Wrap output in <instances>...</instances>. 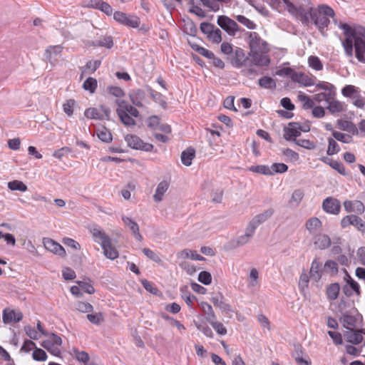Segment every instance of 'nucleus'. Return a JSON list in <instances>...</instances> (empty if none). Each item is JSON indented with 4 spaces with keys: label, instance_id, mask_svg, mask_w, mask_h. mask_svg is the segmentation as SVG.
Here are the masks:
<instances>
[{
    "label": "nucleus",
    "instance_id": "ea45409f",
    "mask_svg": "<svg viewBox=\"0 0 365 365\" xmlns=\"http://www.w3.org/2000/svg\"><path fill=\"white\" fill-rule=\"evenodd\" d=\"M41 345L44 349H46L48 351L54 356H58L61 354V351L58 346L53 344V343L52 344L49 341H43Z\"/></svg>",
    "mask_w": 365,
    "mask_h": 365
},
{
    "label": "nucleus",
    "instance_id": "4468645a",
    "mask_svg": "<svg viewBox=\"0 0 365 365\" xmlns=\"http://www.w3.org/2000/svg\"><path fill=\"white\" fill-rule=\"evenodd\" d=\"M265 51H250L249 56L252 57V61L257 66H267L270 63V59L268 56L264 54Z\"/></svg>",
    "mask_w": 365,
    "mask_h": 365
},
{
    "label": "nucleus",
    "instance_id": "bf43d9fd",
    "mask_svg": "<svg viewBox=\"0 0 365 365\" xmlns=\"http://www.w3.org/2000/svg\"><path fill=\"white\" fill-rule=\"evenodd\" d=\"M74 356L75 358L81 363H83L85 365L89 361V355L87 352L84 351H78L77 349H74Z\"/></svg>",
    "mask_w": 365,
    "mask_h": 365
},
{
    "label": "nucleus",
    "instance_id": "49530a36",
    "mask_svg": "<svg viewBox=\"0 0 365 365\" xmlns=\"http://www.w3.org/2000/svg\"><path fill=\"white\" fill-rule=\"evenodd\" d=\"M328 149L327 153L328 155H333L339 152L340 148L338 143L331 138L328 139Z\"/></svg>",
    "mask_w": 365,
    "mask_h": 365
},
{
    "label": "nucleus",
    "instance_id": "7ed1b4c3",
    "mask_svg": "<svg viewBox=\"0 0 365 365\" xmlns=\"http://www.w3.org/2000/svg\"><path fill=\"white\" fill-rule=\"evenodd\" d=\"M125 140L128 145L134 150H140L145 152H151L153 145L148 143H145L140 137L136 135L128 134L125 136Z\"/></svg>",
    "mask_w": 365,
    "mask_h": 365
},
{
    "label": "nucleus",
    "instance_id": "8fccbe9b",
    "mask_svg": "<svg viewBox=\"0 0 365 365\" xmlns=\"http://www.w3.org/2000/svg\"><path fill=\"white\" fill-rule=\"evenodd\" d=\"M209 323L218 334L225 335L227 334V329L221 322H217V319H212Z\"/></svg>",
    "mask_w": 365,
    "mask_h": 365
},
{
    "label": "nucleus",
    "instance_id": "de8ad7c7",
    "mask_svg": "<svg viewBox=\"0 0 365 365\" xmlns=\"http://www.w3.org/2000/svg\"><path fill=\"white\" fill-rule=\"evenodd\" d=\"M84 115L90 119L103 120L104 118V116L101 115L96 108H89L86 109Z\"/></svg>",
    "mask_w": 365,
    "mask_h": 365
},
{
    "label": "nucleus",
    "instance_id": "69168bd1",
    "mask_svg": "<svg viewBox=\"0 0 365 365\" xmlns=\"http://www.w3.org/2000/svg\"><path fill=\"white\" fill-rule=\"evenodd\" d=\"M15 311L9 309H5L3 311V322L4 324H9L11 322H14Z\"/></svg>",
    "mask_w": 365,
    "mask_h": 365
},
{
    "label": "nucleus",
    "instance_id": "774afa93",
    "mask_svg": "<svg viewBox=\"0 0 365 365\" xmlns=\"http://www.w3.org/2000/svg\"><path fill=\"white\" fill-rule=\"evenodd\" d=\"M87 319L93 324L98 325L103 321V314L101 312L95 314H88Z\"/></svg>",
    "mask_w": 365,
    "mask_h": 365
},
{
    "label": "nucleus",
    "instance_id": "c9c22d12",
    "mask_svg": "<svg viewBox=\"0 0 365 365\" xmlns=\"http://www.w3.org/2000/svg\"><path fill=\"white\" fill-rule=\"evenodd\" d=\"M340 287L338 283L331 284L327 289V295L329 299H336L339 293Z\"/></svg>",
    "mask_w": 365,
    "mask_h": 365
},
{
    "label": "nucleus",
    "instance_id": "f03ea898",
    "mask_svg": "<svg viewBox=\"0 0 365 365\" xmlns=\"http://www.w3.org/2000/svg\"><path fill=\"white\" fill-rule=\"evenodd\" d=\"M362 321V315L359 313L357 309L354 307L351 310L341 314L339 318L340 323L343 325L346 331L356 329L357 322Z\"/></svg>",
    "mask_w": 365,
    "mask_h": 365
},
{
    "label": "nucleus",
    "instance_id": "4be33fe9",
    "mask_svg": "<svg viewBox=\"0 0 365 365\" xmlns=\"http://www.w3.org/2000/svg\"><path fill=\"white\" fill-rule=\"evenodd\" d=\"M331 239L326 234H319L314 237V244L316 247L320 250H325L330 247Z\"/></svg>",
    "mask_w": 365,
    "mask_h": 365
},
{
    "label": "nucleus",
    "instance_id": "13d9d810",
    "mask_svg": "<svg viewBox=\"0 0 365 365\" xmlns=\"http://www.w3.org/2000/svg\"><path fill=\"white\" fill-rule=\"evenodd\" d=\"M198 281L205 285H209L212 282V275L209 272L202 271L198 274Z\"/></svg>",
    "mask_w": 365,
    "mask_h": 365
},
{
    "label": "nucleus",
    "instance_id": "c756f323",
    "mask_svg": "<svg viewBox=\"0 0 365 365\" xmlns=\"http://www.w3.org/2000/svg\"><path fill=\"white\" fill-rule=\"evenodd\" d=\"M63 51V47L60 45L57 46H48L44 53V57L46 60H48L50 63H53V55L56 56Z\"/></svg>",
    "mask_w": 365,
    "mask_h": 365
},
{
    "label": "nucleus",
    "instance_id": "5701e85b",
    "mask_svg": "<svg viewBox=\"0 0 365 365\" xmlns=\"http://www.w3.org/2000/svg\"><path fill=\"white\" fill-rule=\"evenodd\" d=\"M91 232L95 242L99 243L101 246H105V244L110 240V238L106 234V232L99 227H93L91 230Z\"/></svg>",
    "mask_w": 365,
    "mask_h": 365
},
{
    "label": "nucleus",
    "instance_id": "b1692460",
    "mask_svg": "<svg viewBox=\"0 0 365 365\" xmlns=\"http://www.w3.org/2000/svg\"><path fill=\"white\" fill-rule=\"evenodd\" d=\"M343 292L347 297L353 295V292H355L356 295H360V287L359 284L354 279H350L348 281V284H346L343 287Z\"/></svg>",
    "mask_w": 365,
    "mask_h": 365
},
{
    "label": "nucleus",
    "instance_id": "4c0bfd02",
    "mask_svg": "<svg viewBox=\"0 0 365 365\" xmlns=\"http://www.w3.org/2000/svg\"><path fill=\"white\" fill-rule=\"evenodd\" d=\"M249 170L253 173H260L264 175H272L273 172L267 165H252L249 168Z\"/></svg>",
    "mask_w": 365,
    "mask_h": 365
},
{
    "label": "nucleus",
    "instance_id": "58836bf2",
    "mask_svg": "<svg viewBox=\"0 0 365 365\" xmlns=\"http://www.w3.org/2000/svg\"><path fill=\"white\" fill-rule=\"evenodd\" d=\"M98 86L97 80L92 77L87 78L83 83V88L88 91L91 93H94Z\"/></svg>",
    "mask_w": 365,
    "mask_h": 365
},
{
    "label": "nucleus",
    "instance_id": "a211bd4d",
    "mask_svg": "<svg viewBox=\"0 0 365 365\" xmlns=\"http://www.w3.org/2000/svg\"><path fill=\"white\" fill-rule=\"evenodd\" d=\"M145 92L140 88L133 89L129 93V98L133 105L137 107H143V101L145 98Z\"/></svg>",
    "mask_w": 365,
    "mask_h": 365
},
{
    "label": "nucleus",
    "instance_id": "864d4df0",
    "mask_svg": "<svg viewBox=\"0 0 365 365\" xmlns=\"http://www.w3.org/2000/svg\"><path fill=\"white\" fill-rule=\"evenodd\" d=\"M353 41L354 39L346 38L342 41V46L344 48L345 53L349 57H351L353 56Z\"/></svg>",
    "mask_w": 365,
    "mask_h": 365
},
{
    "label": "nucleus",
    "instance_id": "9d476101",
    "mask_svg": "<svg viewBox=\"0 0 365 365\" xmlns=\"http://www.w3.org/2000/svg\"><path fill=\"white\" fill-rule=\"evenodd\" d=\"M341 207V202L336 198L327 197L323 200L322 209L328 214L338 215L340 212Z\"/></svg>",
    "mask_w": 365,
    "mask_h": 365
},
{
    "label": "nucleus",
    "instance_id": "9b49d317",
    "mask_svg": "<svg viewBox=\"0 0 365 365\" xmlns=\"http://www.w3.org/2000/svg\"><path fill=\"white\" fill-rule=\"evenodd\" d=\"M210 301L223 312L228 314L232 312L231 305L225 302V298L221 292L212 293Z\"/></svg>",
    "mask_w": 365,
    "mask_h": 365
},
{
    "label": "nucleus",
    "instance_id": "09e8293b",
    "mask_svg": "<svg viewBox=\"0 0 365 365\" xmlns=\"http://www.w3.org/2000/svg\"><path fill=\"white\" fill-rule=\"evenodd\" d=\"M334 96L335 91H329V93H320L315 95L314 99L318 102L325 101L327 103H329L331 100L334 98Z\"/></svg>",
    "mask_w": 365,
    "mask_h": 365
},
{
    "label": "nucleus",
    "instance_id": "3c124183",
    "mask_svg": "<svg viewBox=\"0 0 365 365\" xmlns=\"http://www.w3.org/2000/svg\"><path fill=\"white\" fill-rule=\"evenodd\" d=\"M327 109L331 113H339L343 110V106L341 102L333 99L329 101Z\"/></svg>",
    "mask_w": 365,
    "mask_h": 365
},
{
    "label": "nucleus",
    "instance_id": "79ce46f5",
    "mask_svg": "<svg viewBox=\"0 0 365 365\" xmlns=\"http://www.w3.org/2000/svg\"><path fill=\"white\" fill-rule=\"evenodd\" d=\"M322 225V223L321 220L315 217L309 219L306 222V228L309 231V232H312V231L317 228L321 227Z\"/></svg>",
    "mask_w": 365,
    "mask_h": 365
},
{
    "label": "nucleus",
    "instance_id": "e433bc0d",
    "mask_svg": "<svg viewBox=\"0 0 365 365\" xmlns=\"http://www.w3.org/2000/svg\"><path fill=\"white\" fill-rule=\"evenodd\" d=\"M324 273H329L331 275H335L338 273V264L334 261L327 260L323 267Z\"/></svg>",
    "mask_w": 365,
    "mask_h": 365
},
{
    "label": "nucleus",
    "instance_id": "72a5a7b5",
    "mask_svg": "<svg viewBox=\"0 0 365 365\" xmlns=\"http://www.w3.org/2000/svg\"><path fill=\"white\" fill-rule=\"evenodd\" d=\"M202 312L206 314V319L209 322L212 319H217V317L213 311L212 306L207 302H202L200 304Z\"/></svg>",
    "mask_w": 365,
    "mask_h": 365
},
{
    "label": "nucleus",
    "instance_id": "412c9836",
    "mask_svg": "<svg viewBox=\"0 0 365 365\" xmlns=\"http://www.w3.org/2000/svg\"><path fill=\"white\" fill-rule=\"evenodd\" d=\"M297 13L299 16L301 21L303 24L308 26L310 21L312 20V15L313 13H316L317 10H315L313 7H309L308 9H305L304 8L299 6L296 9Z\"/></svg>",
    "mask_w": 365,
    "mask_h": 365
},
{
    "label": "nucleus",
    "instance_id": "dca6fc26",
    "mask_svg": "<svg viewBox=\"0 0 365 365\" xmlns=\"http://www.w3.org/2000/svg\"><path fill=\"white\" fill-rule=\"evenodd\" d=\"M323 274L324 270L322 263L317 258L314 259L312 262L309 271L310 277L317 282L321 279Z\"/></svg>",
    "mask_w": 365,
    "mask_h": 365
},
{
    "label": "nucleus",
    "instance_id": "39448f33",
    "mask_svg": "<svg viewBox=\"0 0 365 365\" xmlns=\"http://www.w3.org/2000/svg\"><path fill=\"white\" fill-rule=\"evenodd\" d=\"M340 225L344 229L352 225L358 231L365 234V222L358 215L352 214L346 215L341 220Z\"/></svg>",
    "mask_w": 365,
    "mask_h": 365
},
{
    "label": "nucleus",
    "instance_id": "cd10ccee",
    "mask_svg": "<svg viewBox=\"0 0 365 365\" xmlns=\"http://www.w3.org/2000/svg\"><path fill=\"white\" fill-rule=\"evenodd\" d=\"M195 156V150L193 148L189 147L181 153V161L185 166H190L192 160Z\"/></svg>",
    "mask_w": 365,
    "mask_h": 365
},
{
    "label": "nucleus",
    "instance_id": "0eeeda50",
    "mask_svg": "<svg viewBox=\"0 0 365 365\" xmlns=\"http://www.w3.org/2000/svg\"><path fill=\"white\" fill-rule=\"evenodd\" d=\"M217 23L230 36H235L237 31H240V26L236 21L227 16H219Z\"/></svg>",
    "mask_w": 365,
    "mask_h": 365
},
{
    "label": "nucleus",
    "instance_id": "a18cd8bd",
    "mask_svg": "<svg viewBox=\"0 0 365 365\" xmlns=\"http://www.w3.org/2000/svg\"><path fill=\"white\" fill-rule=\"evenodd\" d=\"M235 19L238 22L243 24L249 29L253 30L257 28V25L252 21L250 20L243 15H237L235 16Z\"/></svg>",
    "mask_w": 365,
    "mask_h": 365
},
{
    "label": "nucleus",
    "instance_id": "2eb2a0df",
    "mask_svg": "<svg viewBox=\"0 0 365 365\" xmlns=\"http://www.w3.org/2000/svg\"><path fill=\"white\" fill-rule=\"evenodd\" d=\"M319 160L324 163L329 165L332 169L337 171L340 175L347 176L349 173L346 170L344 165L339 161L334 160L327 156H322Z\"/></svg>",
    "mask_w": 365,
    "mask_h": 365
},
{
    "label": "nucleus",
    "instance_id": "f704fd0d",
    "mask_svg": "<svg viewBox=\"0 0 365 365\" xmlns=\"http://www.w3.org/2000/svg\"><path fill=\"white\" fill-rule=\"evenodd\" d=\"M260 87L267 89H274L276 88L275 81L269 76H263L258 81Z\"/></svg>",
    "mask_w": 365,
    "mask_h": 365
},
{
    "label": "nucleus",
    "instance_id": "f3484780",
    "mask_svg": "<svg viewBox=\"0 0 365 365\" xmlns=\"http://www.w3.org/2000/svg\"><path fill=\"white\" fill-rule=\"evenodd\" d=\"M122 220L125 225L130 230L134 237L137 240L141 242L143 240V236L139 232V226L137 222L133 220L130 217L126 216H122Z\"/></svg>",
    "mask_w": 365,
    "mask_h": 365
},
{
    "label": "nucleus",
    "instance_id": "a19ab883",
    "mask_svg": "<svg viewBox=\"0 0 365 365\" xmlns=\"http://www.w3.org/2000/svg\"><path fill=\"white\" fill-rule=\"evenodd\" d=\"M8 187L11 190H19L21 192H25L28 189L26 185H25L22 181L16 180L9 182Z\"/></svg>",
    "mask_w": 365,
    "mask_h": 365
},
{
    "label": "nucleus",
    "instance_id": "f257e3e1",
    "mask_svg": "<svg viewBox=\"0 0 365 365\" xmlns=\"http://www.w3.org/2000/svg\"><path fill=\"white\" fill-rule=\"evenodd\" d=\"M339 27L344 31L346 38L354 39L356 58L359 61L365 63V41L359 35L362 26L351 27L346 23H340Z\"/></svg>",
    "mask_w": 365,
    "mask_h": 365
},
{
    "label": "nucleus",
    "instance_id": "aec40b11",
    "mask_svg": "<svg viewBox=\"0 0 365 365\" xmlns=\"http://www.w3.org/2000/svg\"><path fill=\"white\" fill-rule=\"evenodd\" d=\"M293 356L295 359V361L297 364L301 365H310L311 360L309 357L304 354L302 351V347L300 345L294 346V353L293 354Z\"/></svg>",
    "mask_w": 365,
    "mask_h": 365
},
{
    "label": "nucleus",
    "instance_id": "473e14b6",
    "mask_svg": "<svg viewBox=\"0 0 365 365\" xmlns=\"http://www.w3.org/2000/svg\"><path fill=\"white\" fill-rule=\"evenodd\" d=\"M96 134L98 138L104 143H108L113 140L110 131L105 126H102L101 129H98Z\"/></svg>",
    "mask_w": 365,
    "mask_h": 365
},
{
    "label": "nucleus",
    "instance_id": "6e6d98bb",
    "mask_svg": "<svg viewBox=\"0 0 365 365\" xmlns=\"http://www.w3.org/2000/svg\"><path fill=\"white\" fill-rule=\"evenodd\" d=\"M321 15L327 17H334L335 15L334 11L330 6L322 4L319 6V11H317Z\"/></svg>",
    "mask_w": 365,
    "mask_h": 365
},
{
    "label": "nucleus",
    "instance_id": "4d7b16f0",
    "mask_svg": "<svg viewBox=\"0 0 365 365\" xmlns=\"http://www.w3.org/2000/svg\"><path fill=\"white\" fill-rule=\"evenodd\" d=\"M76 309L83 313H89L93 311V306L88 302H78L76 304Z\"/></svg>",
    "mask_w": 365,
    "mask_h": 365
},
{
    "label": "nucleus",
    "instance_id": "5fc2aeb1",
    "mask_svg": "<svg viewBox=\"0 0 365 365\" xmlns=\"http://www.w3.org/2000/svg\"><path fill=\"white\" fill-rule=\"evenodd\" d=\"M90 282H91L89 279ZM76 283L81 287V289L87 294H92L95 292V289L91 282L85 281H77Z\"/></svg>",
    "mask_w": 365,
    "mask_h": 365
},
{
    "label": "nucleus",
    "instance_id": "a878e982",
    "mask_svg": "<svg viewBox=\"0 0 365 365\" xmlns=\"http://www.w3.org/2000/svg\"><path fill=\"white\" fill-rule=\"evenodd\" d=\"M145 88L147 91L149 92L151 98L155 103L160 104L163 109H166L168 107V103L165 101L163 96L160 93L153 90L150 86H146Z\"/></svg>",
    "mask_w": 365,
    "mask_h": 365
},
{
    "label": "nucleus",
    "instance_id": "052dcab7",
    "mask_svg": "<svg viewBox=\"0 0 365 365\" xmlns=\"http://www.w3.org/2000/svg\"><path fill=\"white\" fill-rule=\"evenodd\" d=\"M98 41L100 47L111 48L113 46V40L111 36H104L98 40Z\"/></svg>",
    "mask_w": 365,
    "mask_h": 365
},
{
    "label": "nucleus",
    "instance_id": "2f4dec72",
    "mask_svg": "<svg viewBox=\"0 0 365 365\" xmlns=\"http://www.w3.org/2000/svg\"><path fill=\"white\" fill-rule=\"evenodd\" d=\"M116 112L120 121L125 126L130 127L135 125V120L126 111H123V109H117Z\"/></svg>",
    "mask_w": 365,
    "mask_h": 365
},
{
    "label": "nucleus",
    "instance_id": "1a4fd4ad",
    "mask_svg": "<svg viewBox=\"0 0 365 365\" xmlns=\"http://www.w3.org/2000/svg\"><path fill=\"white\" fill-rule=\"evenodd\" d=\"M283 132V136L286 140L294 141V139L301 135V124L299 122H290L287 126L284 127Z\"/></svg>",
    "mask_w": 365,
    "mask_h": 365
},
{
    "label": "nucleus",
    "instance_id": "e2e57ef3",
    "mask_svg": "<svg viewBox=\"0 0 365 365\" xmlns=\"http://www.w3.org/2000/svg\"><path fill=\"white\" fill-rule=\"evenodd\" d=\"M271 171L274 173H284L288 170V166L284 163H274L272 165Z\"/></svg>",
    "mask_w": 365,
    "mask_h": 365
},
{
    "label": "nucleus",
    "instance_id": "603ef678",
    "mask_svg": "<svg viewBox=\"0 0 365 365\" xmlns=\"http://www.w3.org/2000/svg\"><path fill=\"white\" fill-rule=\"evenodd\" d=\"M221 35V31L219 29L215 27V29L212 30L210 34L207 36V38L212 43H219L222 41Z\"/></svg>",
    "mask_w": 365,
    "mask_h": 365
},
{
    "label": "nucleus",
    "instance_id": "f8f14e48",
    "mask_svg": "<svg viewBox=\"0 0 365 365\" xmlns=\"http://www.w3.org/2000/svg\"><path fill=\"white\" fill-rule=\"evenodd\" d=\"M43 245L46 250L58 255L61 257H65L66 253L65 249L58 242L51 238H44Z\"/></svg>",
    "mask_w": 365,
    "mask_h": 365
},
{
    "label": "nucleus",
    "instance_id": "6e6552de",
    "mask_svg": "<svg viewBox=\"0 0 365 365\" xmlns=\"http://www.w3.org/2000/svg\"><path fill=\"white\" fill-rule=\"evenodd\" d=\"M249 38L250 51H267V43L263 41L256 32H247Z\"/></svg>",
    "mask_w": 365,
    "mask_h": 365
},
{
    "label": "nucleus",
    "instance_id": "20e7f679",
    "mask_svg": "<svg viewBox=\"0 0 365 365\" xmlns=\"http://www.w3.org/2000/svg\"><path fill=\"white\" fill-rule=\"evenodd\" d=\"M230 60L232 66L237 68L250 66L252 61L249 56H246L245 51L240 47L235 48Z\"/></svg>",
    "mask_w": 365,
    "mask_h": 365
},
{
    "label": "nucleus",
    "instance_id": "bb28decb",
    "mask_svg": "<svg viewBox=\"0 0 365 365\" xmlns=\"http://www.w3.org/2000/svg\"><path fill=\"white\" fill-rule=\"evenodd\" d=\"M104 255L110 259H115L118 257V250L112 245L111 239L110 241L106 242L104 245L101 246Z\"/></svg>",
    "mask_w": 365,
    "mask_h": 365
},
{
    "label": "nucleus",
    "instance_id": "680f3d73",
    "mask_svg": "<svg viewBox=\"0 0 365 365\" xmlns=\"http://www.w3.org/2000/svg\"><path fill=\"white\" fill-rule=\"evenodd\" d=\"M332 135L336 140L344 143H349L352 140V137L351 135L338 131H333Z\"/></svg>",
    "mask_w": 365,
    "mask_h": 365
},
{
    "label": "nucleus",
    "instance_id": "0e129e2a",
    "mask_svg": "<svg viewBox=\"0 0 365 365\" xmlns=\"http://www.w3.org/2000/svg\"><path fill=\"white\" fill-rule=\"evenodd\" d=\"M304 197V192L302 190H295L291 197L289 200L290 203H294L296 205H298L300 202L302 200Z\"/></svg>",
    "mask_w": 365,
    "mask_h": 365
},
{
    "label": "nucleus",
    "instance_id": "c03bdc74",
    "mask_svg": "<svg viewBox=\"0 0 365 365\" xmlns=\"http://www.w3.org/2000/svg\"><path fill=\"white\" fill-rule=\"evenodd\" d=\"M294 142L296 145L306 148L307 150H314L316 148L314 142L307 139H294Z\"/></svg>",
    "mask_w": 365,
    "mask_h": 365
},
{
    "label": "nucleus",
    "instance_id": "37998d69",
    "mask_svg": "<svg viewBox=\"0 0 365 365\" xmlns=\"http://www.w3.org/2000/svg\"><path fill=\"white\" fill-rule=\"evenodd\" d=\"M309 66L316 71H321L323 68V64L319 57L310 56L308 58Z\"/></svg>",
    "mask_w": 365,
    "mask_h": 365
},
{
    "label": "nucleus",
    "instance_id": "c85d7f7f",
    "mask_svg": "<svg viewBox=\"0 0 365 365\" xmlns=\"http://www.w3.org/2000/svg\"><path fill=\"white\" fill-rule=\"evenodd\" d=\"M169 187V184L166 181L160 182L155 190V193L153 195L154 201L156 202H159L162 201L163 197L165 192L168 190Z\"/></svg>",
    "mask_w": 365,
    "mask_h": 365
},
{
    "label": "nucleus",
    "instance_id": "ddd939ff",
    "mask_svg": "<svg viewBox=\"0 0 365 365\" xmlns=\"http://www.w3.org/2000/svg\"><path fill=\"white\" fill-rule=\"evenodd\" d=\"M312 21L317 27L318 30L322 35H325L324 29L327 28L330 24V20L328 17L321 15L317 11L313 13L312 15Z\"/></svg>",
    "mask_w": 365,
    "mask_h": 365
},
{
    "label": "nucleus",
    "instance_id": "6ab92c4d",
    "mask_svg": "<svg viewBox=\"0 0 365 365\" xmlns=\"http://www.w3.org/2000/svg\"><path fill=\"white\" fill-rule=\"evenodd\" d=\"M345 340L351 344H359L363 341V336L357 331V329H349L344 332Z\"/></svg>",
    "mask_w": 365,
    "mask_h": 365
},
{
    "label": "nucleus",
    "instance_id": "423d86ee",
    "mask_svg": "<svg viewBox=\"0 0 365 365\" xmlns=\"http://www.w3.org/2000/svg\"><path fill=\"white\" fill-rule=\"evenodd\" d=\"M113 19L119 24L131 28H138L140 24V19L135 15H127L122 11H115Z\"/></svg>",
    "mask_w": 365,
    "mask_h": 365
},
{
    "label": "nucleus",
    "instance_id": "338daca9",
    "mask_svg": "<svg viewBox=\"0 0 365 365\" xmlns=\"http://www.w3.org/2000/svg\"><path fill=\"white\" fill-rule=\"evenodd\" d=\"M147 125L153 130H158L160 125L159 117L157 115H152L149 117L147 120Z\"/></svg>",
    "mask_w": 365,
    "mask_h": 365
},
{
    "label": "nucleus",
    "instance_id": "393cba45",
    "mask_svg": "<svg viewBox=\"0 0 365 365\" xmlns=\"http://www.w3.org/2000/svg\"><path fill=\"white\" fill-rule=\"evenodd\" d=\"M337 125L339 129L347 131L354 135L359 133L358 128L351 121L339 119L337 120Z\"/></svg>",
    "mask_w": 365,
    "mask_h": 365
},
{
    "label": "nucleus",
    "instance_id": "7c9ffc66",
    "mask_svg": "<svg viewBox=\"0 0 365 365\" xmlns=\"http://www.w3.org/2000/svg\"><path fill=\"white\" fill-rule=\"evenodd\" d=\"M273 214L274 210L272 208H269L264 211L262 213L258 214L256 216H255L252 219V220L253 221V223L259 226V225L265 222L267 220H268L269 217H271Z\"/></svg>",
    "mask_w": 365,
    "mask_h": 365
}]
</instances>
